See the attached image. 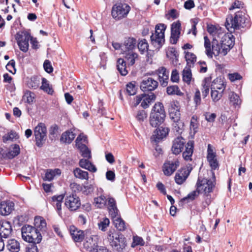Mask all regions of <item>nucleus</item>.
<instances>
[{
    "label": "nucleus",
    "mask_w": 252,
    "mask_h": 252,
    "mask_svg": "<svg viewBox=\"0 0 252 252\" xmlns=\"http://www.w3.org/2000/svg\"><path fill=\"white\" fill-rule=\"evenodd\" d=\"M149 45L145 39L141 40L137 44V47L141 54H143L145 51H147Z\"/></svg>",
    "instance_id": "obj_47"
},
{
    "label": "nucleus",
    "mask_w": 252,
    "mask_h": 252,
    "mask_svg": "<svg viewBox=\"0 0 252 252\" xmlns=\"http://www.w3.org/2000/svg\"><path fill=\"white\" fill-rule=\"evenodd\" d=\"M70 188L72 190V193H76L83 190V187L76 183H72L70 184Z\"/></svg>",
    "instance_id": "obj_58"
},
{
    "label": "nucleus",
    "mask_w": 252,
    "mask_h": 252,
    "mask_svg": "<svg viewBox=\"0 0 252 252\" xmlns=\"http://www.w3.org/2000/svg\"><path fill=\"white\" fill-rule=\"evenodd\" d=\"M181 31V23L180 21L174 22L171 27V36L170 42L176 44L180 38Z\"/></svg>",
    "instance_id": "obj_10"
},
{
    "label": "nucleus",
    "mask_w": 252,
    "mask_h": 252,
    "mask_svg": "<svg viewBox=\"0 0 252 252\" xmlns=\"http://www.w3.org/2000/svg\"><path fill=\"white\" fill-rule=\"evenodd\" d=\"M229 99L230 103L235 107L239 106L241 102L239 96L234 92H231L229 94Z\"/></svg>",
    "instance_id": "obj_43"
},
{
    "label": "nucleus",
    "mask_w": 252,
    "mask_h": 252,
    "mask_svg": "<svg viewBox=\"0 0 252 252\" xmlns=\"http://www.w3.org/2000/svg\"><path fill=\"white\" fill-rule=\"evenodd\" d=\"M204 47L206 49V55L210 58H212L213 55L215 54V52H213L211 50L212 42H210L207 36L204 37Z\"/></svg>",
    "instance_id": "obj_35"
},
{
    "label": "nucleus",
    "mask_w": 252,
    "mask_h": 252,
    "mask_svg": "<svg viewBox=\"0 0 252 252\" xmlns=\"http://www.w3.org/2000/svg\"><path fill=\"white\" fill-rule=\"evenodd\" d=\"M12 228L10 223L5 221L0 224V234L2 238H7L11 236Z\"/></svg>",
    "instance_id": "obj_17"
},
{
    "label": "nucleus",
    "mask_w": 252,
    "mask_h": 252,
    "mask_svg": "<svg viewBox=\"0 0 252 252\" xmlns=\"http://www.w3.org/2000/svg\"><path fill=\"white\" fill-rule=\"evenodd\" d=\"M43 67L45 71L48 73H52L53 71V68L51 65V62L48 60L44 61Z\"/></svg>",
    "instance_id": "obj_61"
},
{
    "label": "nucleus",
    "mask_w": 252,
    "mask_h": 252,
    "mask_svg": "<svg viewBox=\"0 0 252 252\" xmlns=\"http://www.w3.org/2000/svg\"><path fill=\"white\" fill-rule=\"evenodd\" d=\"M211 50L215 52V56H218L220 53L221 44H219L218 41L216 38H213L212 41Z\"/></svg>",
    "instance_id": "obj_45"
},
{
    "label": "nucleus",
    "mask_w": 252,
    "mask_h": 252,
    "mask_svg": "<svg viewBox=\"0 0 252 252\" xmlns=\"http://www.w3.org/2000/svg\"><path fill=\"white\" fill-rule=\"evenodd\" d=\"M109 214L113 220L119 216V211L117 206L108 209Z\"/></svg>",
    "instance_id": "obj_55"
},
{
    "label": "nucleus",
    "mask_w": 252,
    "mask_h": 252,
    "mask_svg": "<svg viewBox=\"0 0 252 252\" xmlns=\"http://www.w3.org/2000/svg\"><path fill=\"white\" fill-rule=\"evenodd\" d=\"M185 151L183 153L182 156L184 159L186 161H191V157L193 152L194 141L189 140L186 145H185Z\"/></svg>",
    "instance_id": "obj_18"
},
{
    "label": "nucleus",
    "mask_w": 252,
    "mask_h": 252,
    "mask_svg": "<svg viewBox=\"0 0 252 252\" xmlns=\"http://www.w3.org/2000/svg\"><path fill=\"white\" fill-rule=\"evenodd\" d=\"M107 238L113 251L122 252L126 246V239L124 235L114 229L109 230Z\"/></svg>",
    "instance_id": "obj_3"
},
{
    "label": "nucleus",
    "mask_w": 252,
    "mask_h": 252,
    "mask_svg": "<svg viewBox=\"0 0 252 252\" xmlns=\"http://www.w3.org/2000/svg\"><path fill=\"white\" fill-rule=\"evenodd\" d=\"M6 68L9 72L13 74L15 73L16 72L15 61L13 59L11 60L6 65Z\"/></svg>",
    "instance_id": "obj_57"
},
{
    "label": "nucleus",
    "mask_w": 252,
    "mask_h": 252,
    "mask_svg": "<svg viewBox=\"0 0 252 252\" xmlns=\"http://www.w3.org/2000/svg\"><path fill=\"white\" fill-rule=\"evenodd\" d=\"M113 223L119 231H124L125 230V222L120 217L113 219Z\"/></svg>",
    "instance_id": "obj_40"
},
{
    "label": "nucleus",
    "mask_w": 252,
    "mask_h": 252,
    "mask_svg": "<svg viewBox=\"0 0 252 252\" xmlns=\"http://www.w3.org/2000/svg\"><path fill=\"white\" fill-rule=\"evenodd\" d=\"M145 242L142 237L136 236L133 237V242L131 244V247L134 248L136 246H144Z\"/></svg>",
    "instance_id": "obj_53"
},
{
    "label": "nucleus",
    "mask_w": 252,
    "mask_h": 252,
    "mask_svg": "<svg viewBox=\"0 0 252 252\" xmlns=\"http://www.w3.org/2000/svg\"><path fill=\"white\" fill-rule=\"evenodd\" d=\"M6 247L10 252H19L20 249V243L14 239L8 240Z\"/></svg>",
    "instance_id": "obj_26"
},
{
    "label": "nucleus",
    "mask_w": 252,
    "mask_h": 252,
    "mask_svg": "<svg viewBox=\"0 0 252 252\" xmlns=\"http://www.w3.org/2000/svg\"><path fill=\"white\" fill-rule=\"evenodd\" d=\"M166 92L169 95L177 94L179 96H182L183 93H182L178 86L177 85H172L166 88Z\"/></svg>",
    "instance_id": "obj_38"
},
{
    "label": "nucleus",
    "mask_w": 252,
    "mask_h": 252,
    "mask_svg": "<svg viewBox=\"0 0 252 252\" xmlns=\"http://www.w3.org/2000/svg\"><path fill=\"white\" fill-rule=\"evenodd\" d=\"M64 197V194H62L59 195H54L52 197V202H56V207L59 216L62 215V203Z\"/></svg>",
    "instance_id": "obj_27"
},
{
    "label": "nucleus",
    "mask_w": 252,
    "mask_h": 252,
    "mask_svg": "<svg viewBox=\"0 0 252 252\" xmlns=\"http://www.w3.org/2000/svg\"><path fill=\"white\" fill-rule=\"evenodd\" d=\"M138 54L136 53H134L132 51L128 52L126 54L125 59L126 60L128 63V65H133L135 62V59L138 58Z\"/></svg>",
    "instance_id": "obj_37"
},
{
    "label": "nucleus",
    "mask_w": 252,
    "mask_h": 252,
    "mask_svg": "<svg viewBox=\"0 0 252 252\" xmlns=\"http://www.w3.org/2000/svg\"><path fill=\"white\" fill-rule=\"evenodd\" d=\"M166 26L164 24H158L156 26L155 33L150 36L151 44L158 51L162 47L165 42L164 32Z\"/></svg>",
    "instance_id": "obj_5"
},
{
    "label": "nucleus",
    "mask_w": 252,
    "mask_h": 252,
    "mask_svg": "<svg viewBox=\"0 0 252 252\" xmlns=\"http://www.w3.org/2000/svg\"><path fill=\"white\" fill-rule=\"evenodd\" d=\"M235 37L231 33L224 34L221 37L220 44L221 46L233 48L234 45Z\"/></svg>",
    "instance_id": "obj_21"
},
{
    "label": "nucleus",
    "mask_w": 252,
    "mask_h": 252,
    "mask_svg": "<svg viewBox=\"0 0 252 252\" xmlns=\"http://www.w3.org/2000/svg\"><path fill=\"white\" fill-rule=\"evenodd\" d=\"M223 94V90L219 92L218 90H215L213 85L211 87V96L213 101L216 102L218 101Z\"/></svg>",
    "instance_id": "obj_33"
},
{
    "label": "nucleus",
    "mask_w": 252,
    "mask_h": 252,
    "mask_svg": "<svg viewBox=\"0 0 252 252\" xmlns=\"http://www.w3.org/2000/svg\"><path fill=\"white\" fill-rule=\"evenodd\" d=\"M75 136V133L71 130H66L62 133L60 138V141L61 143L65 144H69L73 141Z\"/></svg>",
    "instance_id": "obj_22"
},
{
    "label": "nucleus",
    "mask_w": 252,
    "mask_h": 252,
    "mask_svg": "<svg viewBox=\"0 0 252 252\" xmlns=\"http://www.w3.org/2000/svg\"><path fill=\"white\" fill-rule=\"evenodd\" d=\"M15 39L20 50L23 52H27L29 49V41L31 37V34L26 31H22L17 32L15 35Z\"/></svg>",
    "instance_id": "obj_7"
},
{
    "label": "nucleus",
    "mask_w": 252,
    "mask_h": 252,
    "mask_svg": "<svg viewBox=\"0 0 252 252\" xmlns=\"http://www.w3.org/2000/svg\"><path fill=\"white\" fill-rule=\"evenodd\" d=\"M22 239L29 243L35 242L39 243L42 240V237L37 228H35L31 233L25 236Z\"/></svg>",
    "instance_id": "obj_13"
},
{
    "label": "nucleus",
    "mask_w": 252,
    "mask_h": 252,
    "mask_svg": "<svg viewBox=\"0 0 252 252\" xmlns=\"http://www.w3.org/2000/svg\"><path fill=\"white\" fill-rule=\"evenodd\" d=\"M217 155H210L209 157L207 158L212 170H215L219 168V163L217 159Z\"/></svg>",
    "instance_id": "obj_41"
},
{
    "label": "nucleus",
    "mask_w": 252,
    "mask_h": 252,
    "mask_svg": "<svg viewBox=\"0 0 252 252\" xmlns=\"http://www.w3.org/2000/svg\"><path fill=\"white\" fill-rule=\"evenodd\" d=\"M81 141H83L84 142H87V137L86 135H84L82 134H80L75 140L76 146L79 147L80 144H83L81 143Z\"/></svg>",
    "instance_id": "obj_62"
},
{
    "label": "nucleus",
    "mask_w": 252,
    "mask_h": 252,
    "mask_svg": "<svg viewBox=\"0 0 252 252\" xmlns=\"http://www.w3.org/2000/svg\"><path fill=\"white\" fill-rule=\"evenodd\" d=\"M69 231L75 242H81L84 240L85 237L84 231L78 229L74 225L70 226Z\"/></svg>",
    "instance_id": "obj_14"
},
{
    "label": "nucleus",
    "mask_w": 252,
    "mask_h": 252,
    "mask_svg": "<svg viewBox=\"0 0 252 252\" xmlns=\"http://www.w3.org/2000/svg\"><path fill=\"white\" fill-rule=\"evenodd\" d=\"M94 188L92 185H89L88 186H84L83 187V193L85 195H88L94 191Z\"/></svg>",
    "instance_id": "obj_64"
},
{
    "label": "nucleus",
    "mask_w": 252,
    "mask_h": 252,
    "mask_svg": "<svg viewBox=\"0 0 252 252\" xmlns=\"http://www.w3.org/2000/svg\"><path fill=\"white\" fill-rule=\"evenodd\" d=\"M180 107L178 102L171 104L170 107L169 108V114L173 121H177L180 119Z\"/></svg>",
    "instance_id": "obj_16"
},
{
    "label": "nucleus",
    "mask_w": 252,
    "mask_h": 252,
    "mask_svg": "<svg viewBox=\"0 0 252 252\" xmlns=\"http://www.w3.org/2000/svg\"><path fill=\"white\" fill-rule=\"evenodd\" d=\"M35 95L34 93L30 91L27 90L24 93L23 98L24 100H26V102L31 104L33 102V100L35 98Z\"/></svg>",
    "instance_id": "obj_44"
},
{
    "label": "nucleus",
    "mask_w": 252,
    "mask_h": 252,
    "mask_svg": "<svg viewBox=\"0 0 252 252\" xmlns=\"http://www.w3.org/2000/svg\"><path fill=\"white\" fill-rule=\"evenodd\" d=\"M183 81L188 84H190L192 78V73L190 67H186L182 71Z\"/></svg>",
    "instance_id": "obj_34"
},
{
    "label": "nucleus",
    "mask_w": 252,
    "mask_h": 252,
    "mask_svg": "<svg viewBox=\"0 0 252 252\" xmlns=\"http://www.w3.org/2000/svg\"><path fill=\"white\" fill-rule=\"evenodd\" d=\"M40 89L49 94H52L54 93L52 87L50 85L48 80L45 78H42V85L40 87Z\"/></svg>",
    "instance_id": "obj_32"
},
{
    "label": "nucleus",
    "mask_w": 252,
    "mask_h": 252,
    "mask_svg": "<svg viewBox=\"0 0 252 252\" xmlns=\"http://www.w3.org/2000/svg\"><path fill=\"white\" fill-rule=\"evenodd\" d=\"M74 176L76 178L82 180H88L89 178L88 173L87 171H83L79 168H76L73 170Z\"/></svg>",
    "instance_id": "obj_36"
},
{
    "label": "nucleus",
    "mask_w": 252,
    "mask_h": 252,
    "mask_svg": "<svg viewBox=\"0 0 252 252\" xmlns=\"http://www.w3.org/2000/svg\"><path fill=\"white\" fill-rule=\"evenodd\" d=\"M19 138V136L16 132L14 130H11L7 134H5L3 137V141L5 143L8 140H13L14 139Z\"/></svg>",
    "instance_id": "obj_46"
},
{
    "label": "nucleus",
    "mask_w": 252,
    "mask_h": 252,
    "mask_svg": "<svg viewBox=\"0 0 252 252\" xmlns=\"http://www.w3.org/2000/svg\"><path fill=\"white\" fill-rule=\"evenodd\" d=\"M156 95L152 92L148 94L145 93V96L141 103V106L143 109H146L149 107L150 104L156 99Z\"/></svg>",
    "instance_id": "obj_24"
},
{
    "label": "nucleus",
    "mask_w": 252,
    "mask_h": 252,
    "mask_svg": "<svg viewBox=\"0 0 252 252\" xmlns=\"http://www.w3.org/2000/svg\"><path fill=\"white\" fill-rule=\"evenodd\" d=\"M186 144V140L182 136H178L174 139L172 142L171 151L172 153L177 155L181 153Z\"/></svg>",
    "instance_id": "obj_12"
},
{
    "label": "nucleus",
    "mask_w": 252,
    "mask_h": 252,
    "mask_svg": "<svg viewBox=\"0 0 252 252\" xmlns=\"http://www.w3.org/2000/svg\"><path fill=\"white\" fill-rule=\"evenodd\" d=\"M225 25L228 30L229 28L238 30L239 29L240 27L242 28L250 27L249 21L245 17L242 11L235 13L234 17L232 15H229L226 19Z\"/></svg>",
    "instance_id": "obj_4"
},
{
    "label": "nucleus",
    "mask_w": 252,
    "mask_h": 252,
    "mask_svg": "<svg viewBox=\"0 0 252 252\" xmlns=\"http://www.w3.org/2000/svg\"><path fill=\"white\" fill-rule=\"evenodd\" d=\"M145 96V93L136 95L133 101V106L136 107L142 101L143 98Z\"/></svg>",
    "instance_id": "obj_60"
},
{
    "label": "nucleus",
    "mask_w": 252,
    "mask_h": 252,
    "mask_svg": "<svg viewBox=\"0 0 252 252\" xmlns=\"http://www.w3.org/2000/svg\"><path fill=\"white\" fill-rule=\"evenodd\" d=\"M136 45V40L133 37H126L123 43L124 51H132Z\"/></svg>",
    "instance_id": "obj_23"
},
{
    "label": "nucleus",
    "mask_w": 252,
    "mask_h": 252,
    "mask_svg": "<svg viewBox=\"0 0 252 252\" xmlns=\"http://www.w3.org/2000/svg\"><path fill=\"white\" fill-rule=\"evenodd\" d=\"M77 148L82 153L81 155L83 157L88 159L92 158L91 151L85 144H80L79 147H77Z\"/></svg>",
    "instance_id": "obj_39"
},
{
    "label": "nucleus",
    "mask_w": 252,
    "mask_h": 252,
    "mask_svg": "<svg viewBox=\"0 0 252 252\" xmlns=\"http://www.w3.org/2000/svg\"><path fill=\"white\" fill-rule=\"evenodd\" d=\"M184 53L185 54V59L187 62V65L189 67H190L191 66L189 64V63L194 64L196 61V56L194 54L190 53L188 51H185Z\"/></svg>",
    "instance_id": "obj_42"
},
{
    "label": "nucleus",
    "mask_w": 252,
    "mask_h": 252,
    "mask_svg": "<svg viewBox=\"0 0 252 252\" xmlns=\"http://www.w3.org/2000/svg\"><path fill=\"white\" fill-rule=\"evenodd\" d=\"M34 227L37 228L38 231H45L46 227V222L41 217L36 216L34 220Z\"/></svg>",
    "instance_id": "obj_28"
},
{
    "label": "nucleus",
    "mask_w": 252,
    "mask_h": 252,
    "mask_svg": "<svg viewBox=\"0 0 252 252\" xmlns=\"http://www.w3.org/2000/svg\"><path fill=\"white\" fill-rule=\"evenodd\" d=\"M47 128L44 124L39 123L35 126L34 134L36 140V145L41 147L46 139Z\"/></svg>",
    "instance_id": "obj_8"
},
{
    "label": "nucleus",
    "mask_w": 252,
    "mask_h": 252,
    "mask_svg": "<svg viewBox=\"0 0 252 252\" xmlns=\"http://www.w3.org/2000/svg\"><path fill=\"white\" fill-rule=\"evenodd\" d=\"M167 19L172 18L175 19L179 16V12L176 9L173 8L168 11V13L165 15Z\"/></svg>",
    "instance_id": "obj_52"
},
{
    "label": "nucleus",
    "mask_w": 252,
    "mask_h": 252,
    "mask_svg": "<svg viewBox=\"0 0 252 252\" xmlns=\"http://www.w3.org/2000/svg\"><path fill=\"white\" fill-rule=\"evenodd\" d=\"M27 85L30 89H36L40 84L39 78L36 76L27 78Z\"/></svg>",
    "instance_id": "obj_31"
},
{
    "label": "nucleus",
    "mask_w": 252,
    "mask_h": 252,
    "mask_svg": "<svg viewBox=\"0 0 252 252\" xmlns=\"http://www.w3.org/2000/svg\"><path fill=\"white\" fill-rule=\"evenodd\" d=\"M179 161L178 160L175 162L167 161L163 166V171L164 175L170 176L177 169L179 166Z\"/></svg>",
    "instance_id": "obj_15"
},
{
    "label": "nucleus",
    "mask_w": 252,
    "mask_h": 252,
    "mask_svg": "<svg viewBox=\"0 0 252 252\" xmlns=\"http://www.w3.org/2000/svg\"><path fill=\"white\" fill-rule=\"evenodd\" d=\"M173 122V126L174 130L178 134L181 133L184 126V123L180 119Z\"/></svg>",
    "instance_id": "obj_48"
},
{
    "label": "nucleus",
    "mask_w": 252,
    "mask_h": 252,
    "mask_svg": "<svg viewBox=\"0 0 252 252\" xmlns=\"http://www.w3.org/2000/svg\"><path fill=\"white\" fill-rule=\"evenodd\" d=\"M212 178L210 179L198 177L195 185L196 190L182 198L180 201L179 205H183L186 201L187 203H188L190 200H194L199 194L202 193L206 196L210 195V193L213 192L216 185V177L214 171H212Z\"/></svg>",
    "instance_id": "obj_2"
},
{
    "label": "nucleus",
    "mask_w": 252,
    "mask_h": 252,
    "mask_svg": "<svg viewBox=\"0 0 252 252\" xmlns=\"http://www.w3.org/2000/svg\"><path fill=\"white\" fill-rule=\"evenodd\" d=\"M97 236H94L93 237H91L89 238H86L85 242L84 243V246L90 252H93V250L95 249L94 248H97L99 246L97 245Z\"/></svg>",
    "instance_id": "obj_20"
},
{
    "label": "nucleus",
    "mask_w": 252,
    "mask_h": 252,
    "mask_svg": "<svg viewBox=\"0 0 252 252\" xmlns=\"http://www.w3.org/2000/svg\"><path fill=\"white\" fill-rule=\"evenodd\" d=\"M79 164L81 167L85 168L92 172H95L97 170L95 165L90 162L88 159H81L79 160Z\"/></svg>",
    "instance_id": "obj_25"
},
{
    "label": "nucleus",
    "mask_w": 252,
    "mask_h": 252,
    "mask_svg": "<svg viewBox=\"0 0 252 252\" xmlns=\"http://www.w3.org/2000/svg\"><path fill=\"white\" fill-rule=\"evenodd\" d=\"M36 228L30 225H25L21 228V233L22 238L25 236L29 234L32 231H33Z\"/></svg>",
    "instance_id": "obj_51"
},
{
    "label": "nucleus",
    "mask_w": 252,
    "mask_h": 252,
    "mask_svg": "<svg viewBox=\"0 0 252 252\" xmlns=\"http://www.w3.org/2000/svg\"><path fill=\"white\" fill-rule=\"evenodd\" d=\"M158 83L152 78L148 77L143 79L140 84L141 90L145 93L147 92L150 93L157 88Z\"/></svg>",
    "instance_id": "obj_11"
},
{
    "label": "nucleus",
    "mask_w": 252,
    "mask_h": 252,
    "mask_svg": "<svg viewBox=\"0 0 252 252\" xmlns=\"http://www.w3.org/2000/svg\"><path fill=\"white\" fill-rule=\"evenodd\" d=\"M130 9V6L128 4L117 2L112 6L111 15L116 21H119L126 17Z\"/></svg>",
    "instance_id": "obj_6"
},
{
    "label": "nucleus",
    "mask_w": 252,
    "mask_h": 252,
    "mask_svg": "<svg viewBox=\"0 0 252 252\" xmlns=\"http://www.w3.org/2000/svg\"><path fill=\"white\" fill-rule=\"evenodd\" d=\"M136 88L135 85V82L128 83L126 86V92L129 95H133L136 93Z\"/></svg>",
    "instance_id": "obj_50"
},
{
    "label": "nucleus",
    "mask_w": 252,
    "mask_h": 252,
    "mask_svg": "<svg viewBox=\"0 0 252 252\" xmlns=\"http://www.w3.org/2000/svg\"><path fill=\"white\" fill-rule=\"evenodd\" d=\"M12 149L8 151H6V157L8 159H12L18 156L20 153V148L19 145L16 144L11 145Z\"/></svg>",
    "instance_id": "obj_30"
},
{
    "label": "nucleus",
    "mask_w": 252,
    "mask_h": 252,
    "mask_svg": "<svg viewBox=\"0 0 252 252\" xmlns=\"http://www.w3.org/2000/svg\"><path fill=\"white\" fill-rule=\"evenodd\" d=\"M64 204L70 211H76L81 206L80 198L76 193H71L65 197Z\"/></svg>",
    "instance_id": "obj_9"
},
{
    "label": "nucleus",
    "mask_w": 252,
    "mask_h": 252,
    "mask_svg": "<svg viewBox=\"0 0 252 252\" xmlns=\"http://www.w3.org/2000/svg\"><path fill=\"white\" fill-rule=\"evenodd\" d=\"M165 118L166 113L163 104L160 102H156L152 107L149 117L150 126L157 128L151 138V140L156 143H158L169 133L168 127L161 126L164 122Z\"/></svg>",
    "instance_id": "obj_1"
},
{
    "label": "nucleus",
    "mask_w": 252,
    "mask_h": 252,
    "mask_svg": "<svg viewBox=\"0 0 252 252\" xmlns=\"http://www.w3.org/2000/svg\"><path fill=\"white\" fill-rule=\"evenodd\" d=\"M189 176V173H187L186 176H181L180 174L177 172L175 176V182L178 185L182 184Z\"/></svg>",
    "instance_id": "obj_54"
},
{
    "label": "nucleus",
    "mask_w": 252,
    "mask_h": 252,
    "mask_svg": "<svg viewBox=\"0 0 252 252\" xmlns=\"http://www.w3.org/2000/svg\"><path fill=\"white\" fill-rule=\"evenodd\" d=\"M193 100L196 106L201 104L200 92L198 89H196L195 90Z\"/></svg>",
    "instance_id": "obj_63"
},
{
    "label": "nucleus",
    "mask_w": 252,
    "mask_h": 252,
    "mask_svg": "<svg viewBox=\"0 0 252 252\" xmlns=\"http://www.w3.org/2000/svg\"><path fill=\"white\" fill-rule=\"evenodd\" d=\"M14 204L12 202H1L0 203V214L6 216L10 214L14 210Z\"/></svg>",
    "instance_id": "obj_19"
},
{
    "label": "nucleus",
    "mask_w": 252,
    "mask_h": 252,
    "mask_svg": "<svg viewBox=\"0 0 252 252\" xmlns=\"http://www.w3.org/2000/svg\"><path fill=\"white\" fill-rule=\"evenodd\" d=\"M56 173H55V171H53L52 170H47L43 178V180L44 181H51L53 179Z\"/></svg>",
    "instance_id": "obj_59"
},
{
    "label": "nucleus",
    "mask_w": 252,
    "mask_h": 252,
    "mask_svg": "<svg viewBox=\"0 0 252 252\" xmlns=\"http://www.w3.org/2000/svg\"><path fill=\"white\" fill-rule=\"evenodd\" d=\"M109 223V220L105 217L103 218L102 220L98 223V226L100 230L102 231H105Z\"/></svg>",
    "instance_id": "obj_49"
},
{
    "label": "nucleus",
    "mask_w": 252,
    "mask_h": 252,
    "mask_svg": "<svg viewBox=\"0 0 252 252\" xmlns=\"http://www.w3.org/2000/svg\"><path fill=\"white\" fill-rule=\"evenodd\" d=\"M117 68L122 76H126L128 73L126 69V62L122 58L118 59L117 62Z\"/></svg>",
    "instance_id": "obj_29"
},
{
    "label": "nucleus",
    "mask_w": 252,
    "mask_h": 252,
    "mask_svg": "<svg viewBox=\"0 0 252 252\" xmlns=\"http://www.w3.org/2000/svg\"><path fill=\"white\" fill-rule=\"evenodd\" d=\"M147 117V114L146 111L144 110H139L137 111V114L136 115V118L137 121L141 122H143L144 120Z\"/></svg>",
    "instance_id": "obj_56"
}]
</instances>
